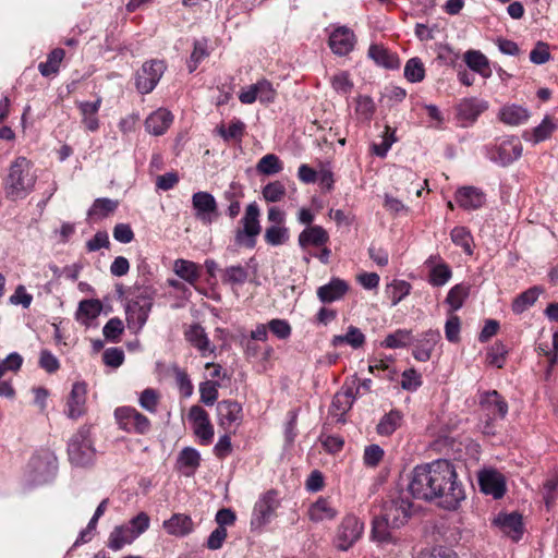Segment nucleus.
I'll list each match as a JSON object with an SVG mask.
<instances>
[{"label":"nucleus","mask_w":558,"mask_h":558,"mask_svg":"<svg viewBox=\"0 0 558 558\" xmlns=\"http://www.w3.org/2000/svg\"><path fill=\"white\" fill-rule=\"evenodd\" d=\"M542 292L543 288L537 286H534L522 292L513 300L511 305L512 312L515 314H522L536 302Z\"/></svg>","instance_id":"obj_31"},{"label":"nucleus","mask_w":558,"mask_h":558,"mask_svg":"<svg viewBox=\"0 0 558 558\" xmlns=\"http://www.w3.org/2000/svg\"><path fill=\"white\" fill-rule=\"evenodd\" d=\"M364 522L354 514H347L337 527L335 546L341 550H349L363 535Z\"/></svg>","instance_id":"obj_7"},{"label":"nucleus","mask_w":558,"mask_h":558,"mask_svg":"<svg viewBox=\"0 0 558 558\" xmlns=\"http://www.w3.org/2000/svg\"><path fill=\"white\" fill-rule=\"evenodd\" d=\"M135 538V533L130 530L129 525H119L110 533L108 547L112 550H119L124 545L131 544Z\"/></svg>","instance_id":"obj_32"},{"label":"nucleus","mask_w":558,"mask_h":558,"mask_svg":"<svg viewBox=\"0 0 558 558\" xmlns=\"http://www.w3.org/2000/svg\"><path fill=\"white\" fill-rule=\"evenodd\" d=\"M124 326L120 318L114 317L108 320L102 332L107 340L116 341L123 332Z\"/></svg>","instance_id":"obj_57"},{"label":"nucleus","mask_w":558,"mask_h":558,"mask_svg":"<svg viewBox=\"0 0 558 558\" xmlns=\"http://www.w3.org/2000/svg\"><path fill=\"white\" fill-rule=\"evenodd\" d=\"M404 76L412 83L421 82L425 76L424 64L418 58H411L404 66Z\"/></svg>","instance_id":"obj_44"},{"label":"nucleus","mask_w":558,"mask_h":558,"mask_svg":"<svg viewBox=\"0 0 558 558\" xmlns=\"http://www.w3.org/2000/svg\"><path fill=\"white\" fill-rule=\"evenodd\" d=\"M421 385H422L421 376L415 369L410 368V369H405L402 373L401 387L403 389L413 391V390H416Z\"/></svg>","instance_id":"obj_63"},{"label":"nucleus","mask_w":558,"mask_h":558,"mask_svg":"<svg viewBox=\"0 0 558 558\" xmlns=\"http://www.w3.org/2000/svg\"><path fill=\"white\" fill-rule=\"evenodd\" d=\"M556 128L557 125L553 122V120L549 117H545L542 123L537 125L533 131L535 142L537 143L549 137Z\"/></svg>","instance_id":"obj_62"},{"label":"nucleus","mask_w":558,"mask_h":558,"mask_svg":"<svg viewBox=\"0 0 558 558\" xmlns=\"http://www.w3.org/2000/svg\"><path fill=\"white\" fill-rule=\"evenodd\" d=\"M403 415L398 410H391L385 414L377 424L376 430L380 436H390L401 426Z\"/></svg>","instance_id":"obj_35"},{"label":"nucleus","mask_w":558,"mask_h":558,"mask_svg":"<svg viewBox=\"0 0 558 558\" xmlns=\"http://www.w3.org/2000/svg\"><path fill=\"white\" fill-rule=\"evenodd\" d=\"M329 240L327 231L320 226H312L303 230L299 235V244L302 247L308 245L322 246Z\"/></svg>","instance_id":"obj_28"},{"label":"nucleus","mask_w":558,"mask_h":558,"mask_svg":"<svg viewBox=\"0 0 558 558\" xmlns=\"http://www.w3.org/2000/svg\"><path fill=\"white\" fill-rule=\"evenodd\" d=\"M336 514V510L330 506L329 501L324 498H319L308 510L310 519L316 522L332 519Z\"/></svg>","instance_id":"obj_38"},{"label":"nucleus","mask_w":558,"mask_h":558,"mask_svg":"<svg viewBox=\"0 0 558 558\" xmlns=\"http://www.w3.org/2000/svg\"><path fill=\"white\" fill-rule=\"evenodd\" d=\"M464 61L466 65L474 72L478 73L485 78L492 76V69L489 61L485 54L478 50H469L464 53Z\"/></svg>","instance_id":"obj_29"},{"label":"nucleus","mask_w":558,"mask_h":558,"mask_svg":"<svg viewBox=\"0 0 558 558\" xmlns=\"http://www.w3.org/2000/svg\"><path fill=\"white\" fill-rule=\"evenodd\" d=\"M469 293L470 286L468 284L460 283L452 287L446 298V302L450 305L451 311H458L461 308Z\"/></svg>","instance_id":"obj_41"},{"label":"nucleus","mask_w":558,"mask_h":558,"mask_svg":"<svg viewBox=\"0 0 558 558\" xmlns=\"http://www.w3.org/2000/svg\"><path fill=\"white\" fill-rule=\"evenodd\" d=\"M460 318L457 315L450 316L445 325V335L449 342L457 343L460 341Z\"/></svg>","instance_id":"obj_59"},{"label":"nucleus","mask_w":558,"mask_h":558,"mask_svg":"<svg viewBox=\"0 0 558 558\" xmlns=\"http://www.w3.org/2000/svg\"><path fill=\"white\" fill-rule=\"evenodd\" d=\"M114 417L121 429L128 433L145 435L150 429V421L136 409L120 407L114 411Z\"/></svg>","instance_id":"obj_8"},{"label":"nucleus","mask_w":558,"mask_h":558,"mask_svg":"<svg viewBox=\"0 0 558 558\" xmlns=\"http://www.w3.org/2000/svg\"><path fill=\"white\" fill-rule=\"evenodd\" d=\"M159 403V393L153 388H146L140 396L141 407L150 412L155 413Z\"/></svg>","instance_id":"obj_52"},{"label":"nucleus","mask_w":558,"mask_h":558,"mask_svg":"<svg viewBox=\"0 0 558 558\" xmlns=\"http://www.w3.org/2000/svg\"><path fill=\"white\" fill-rule=\"evenodd\" d=\"M173 373H174L175 381L180 389L181 395L183 397L192 396L193 385H192V381H191L187 373L178 366L173 367Z\"/></svg>","instance_id":"obj_55"},{"label":"nucleus","mask_w":558,"mask_h":558,"mask_svg":"<svg viewBox=\"0 0 558 558\" xmlns=\"http://www.w3.org/2000/svg\"><path fill=\"white\" fill-rule=\"evenodd\" d=\"M414 512V505L407 493L397 490L387 496L380 513L373 519L371 537L379 544H397L395 531L402 527Z\"/></svg>","instance_id":"obj_2"},{"label":"nucleus","mask_w":558,"mask_h":558,"mask_svg":"<svg viewBox=\"0 0 558 558\" xmlns=\"http://www.w3.org/2000/svg\"><path fill=\"white\" fill-rule=\"evenodd\" d=\"M185 338L193 347L201 351L202 355H205L207 351L210 353L215 351V347H210L205 329L199 324L191 325L185 331Z\"/></svg>","instance_id":"obj_26"},{"label":"nucleus","mask_w":558,"mask_h":558,"mask_svg":"<svg viewBox=\"0 0 558 558\" xmlns=\"http://www.w3.org/2000/svg\"><path fill=\"white\" fill-rule=\"evenodd\" d=\"M486 108L485 102L466 98L457 106V117L460 121L473 122Z\"/></svg>","instance_id":"obj_24"},{"label":"nucleus","mask_w":558,"mask_h":558,"mask_svg":"<svg viewBox=\"0 0 558 558\" xmlns=\"http://www.w3.org/2000/svg\"><path fill=\"white\" fill-rule=\"evenodd\" d=\"M256 170L260 174L271 175L282 170V163L275 154H267L259 159L256 165Z\"/></svg>","instance_id":"obj_42"},{"label":"nucleus","mask_w":558,"mask_h":558,"mask_svg":"<svg viewBox=\"0 0 558 558\" xmlns=\"http://www.w3.org/2000/svg\"><path fill=\"white\" fill-rule=\"evenodd\" d=\"M119 206V202L110 198H97L87 211L88 219L102 220L112 215Z\"/></svg>","instance_id":"obj_27"},{"label":"nucleus","mask_w":558,"mask_h":558,"mask_svg":"<svg viewBox=\"0 0 558 558\" xmlns=\"http://www.w3.org/2000/svg\"><path fill=\"white\" fill-rule=\"evenodd\" d=\"M166 70L163 61L153 60L145 62L136 73V87L140 93H150Z\"/></svg>","instance_id":"obj_9"},{"label":"nucleus","mask_w":558,"mask_h":558,"mask_svg":"<svg viewBox=\"0 0 558 558\" xmlns=\"http://www.w3.org/2000/svg\"><path fill=\"white\" fill-rule=\"evenodd\" d=\"M411 286L409 282L403 280H395L387 288L389 298L391 299L392 305H397L403 298L410 293Z\"/></svg>","instance_id":"obj_49"},{"label":"nucleus","mask_w":558,"mask_h":558,"mask_svg":"<svg viewBox=\"0 0 558 558\" xmlns=\"http://www.w3.org/2000/svg\"><path fill=\"white\" fill-rule=\"evenodd\" d=\"M451 240L456 245H459L468 255H472V235L471 232L464 227H456L452 229Z\"/></svg>","instance_id":"obj_45"},{"label":"nucleus","mask_w":558,"mask_h":558,"mask_svg":"<svg viewBox=\"0 0 558 558\" xmlns=\"http://www.w3.org/2000/svg\"><path fill=\"white\" fill-rule=\"evenodd\" d=\"M201 456L197 450L193 448H184L179 456V462L182 466L195 470L199 465Z\"/></svg>","instance_id":"obj_60"},{"label":"nucleus","mask_w":558,"mask_h":558,"mask_svg":"<svg viewBox=\"0 0 558 558\" xmlns=\"http://www.w3.org/2000/svg\"><path fill=\"white\" fill-rule=\"evenodd\" d=\"M153 301L145 295H138L126 307V320L130 327L141 329L147 322Z\"/></svg>","instance_id":"obj_12"},{"label":"nucleus","mask_w":558,"mask_h":558,"mask_svg":"<svg viewBox=\"0 0 558 558\" xmlns=\"http://www.w3.org/2000/svg\"><path fill=\"white\" fill-rule=\"evenodd\" d=\"M355 36L353 32L345 27H338L329 37V46L331 50L339 56L348 54L354 47Z\"/></svg>","instance_id":"obj_17"},{"label":"nucleus","mask_w":558,"mask_h":558,"mask_svg":"<svg viewBox=\"0 0 558 558\" xmlns=\"http://www.w3.org/2000/svg\"><path fill=\"white\" fill-rule=\"evenodd\" d=\"M508 351L504 343L495 342L487 352V362L489 365L501 368L506 361V355Z\"/></svg>","instance_id":"obj_50"},{"label":"nucleus","mask_w":558,"mask_h":558,"mask_svg":"<svg viewBox=\"0 0 558 558\" xmlns=\"http://www.w3.org/2000/svg\"><path fill=\"white\" fill-rule=\"evenodd\" d=\"M409 490L414 498L437 501L447 510H456L465 498L453 463L438 459L414 468Z\"/></svg>","instance_id":"obj_1"},{"label":"nucleus","mask_w":558,"mask_h":558,"mask_svg":"<svg viewBox=\"0 0 558 558\" xmlns=\"http://www.w3.org/2000/svg\"><path fill=\"white\" fill-rule=\"evenodd\" d=\"M288 239L287 229L279 226H271L266 229L265 241L270 245H280Z\"/></svg>","instance_id":"obj_58"},{"label":"nucleus","mask_w":558,"mask_h":558,"mask_svg":"<svg viewBox=\"0 0 558 558\" xmlns=\"http://www.w3.org/2000/svg\"><path fill=\"white\" fill-rule=\"evenodd\" d=\"M195 217L204 223H211L218 216V206L215 197L208 192H197L192 196Z\"/></svg>","instance_id":"obj_10"},{"label":"nucleus","mask_w":558,"mask_h":558,"mask_svg":"<svg viewBox=\"0 0 558 558\" xmlns=\"http://www.w3.org/2000/svg\"><path fill=\"white\" fill-rule=\"evenodd\" d=\"M425 264L429 268V282L433 286L441 287L451 278L450 267L441 260L439 255L430 256Z\"/></svg>","instance_id":"obj_21"},{"label":"nucleus","mask_w":558,"mask_h":558,"mask_svg":"<svg viewBox=\"0 0 558 558\" xmlns=\"http://www.w3.org/2000/svg\"><path fill=\"white\" fill-rule=\"evenodd\" d=\"M499 116L500 120L509 125H519L530 117L525 108L515 105L504 107Z\"/></svg>","instance_id":"obj_37"},{"label":"nucleus","mask_w":558,"mask_h":558,"mask_svg":"<svg viewBox=\"0 0 558 558\" xmlns=\"http://www.w3.org/2000/svg\"><path fill=\"white\" fill-rule=\"evenodd\" d=\"M171 122V112L165 109H159L148 116L145 121V128L148 133L158 136L168 130Z\"/></svg>","instance_id":"obj_23"},{"label":"nucleus","mask_w":558,"mask_h":558,"mask_svg":"<svg viewBox=\"0 0 558 558\" xmlns=\"http://www.w3.org/2000/svg\"><path fill=\"white\" fill-rule=\"evenodd\" d=\"M217 416L218 424L225 430H230V428L235 425H240L243 414H242V405L234 400H222L217 403Z\"/></svg>","instance_id":"obj_13"},{"label":"nucleus","mask_w":558,"mask_h":558,"mask_svg":"<svg viewBox=\"0 0 558 558\" xmlns=\"http://www.w3.org/2000/svg\"><path fill=\"white\" fill-rule=\"evenodd\" d=\"M56 469L57 457L53 451L48 448H41L33 454L28 462V481L34 485L46 483L53 476Z\"/></svg>","instance_id":"obj_5"},{"label":"nucleus","mask_w":558,"mask_h":558,"mask_svg":"<svg viewBox=\"0 0 558 558\" xmlns=\"http://www.w3.org/2000/svg\"><path fill=\"white\" fill-rule=\"evenodd\" d=\"M174 271L180 278L190 283L195 282L199 277L197 265L185 259H177L174 262Z\"/></svg>","instance_id":"obj_40"},{"label":"nucleus","mask_w":558,"mask_h":558,"mask_svg":"<svg viewBox=\"0 0 558 558\" xmlns=\"http://www.w3.org/2000/svg\"><path fill=\"white\" fill-rule=\"evenodd\" d=\"M550 59L549 46L546 43L538 41L530 52V60L535 64H544Z\"/></svg>","instance_id":"obj_61"},{"label":"nucleus","mask_w":558,"mask_h":558,"mask_svg":"<svg viewBox=\"0 0 558 558\" xmlns=\"http://www.w3.org/2000/svg\"><path fill=\"white\" fill-rule=\"evenodd\" d=\"M410 340V330L398 329L386 337V339L383 342V345L390 349L403 348L409 344Z\"/></svg>","instance_id":"obj_46"},{"label":"nucleus","mask_w":558,"mask_h":558,"mask_svg":"<svg viewBox=\"0 0 558 558\" xmlns=\"http://www.w3.org/2000/svg\"><path fill=\"white\" fill-rule=\"evenodd\" d=\"M454 198L459 206L466 210L478 209L486 201L485 194L474 186H463L459 189Z\"/></svg>","instance_id":"obj_18"},{"label":"nucleus","mask_w":558,"mask_h":558,"mask_svg":"<svg viewBox=\"0 0 558 558\" xmlns=\"http://www.w3.org/2000/svg\"><path fill=\"white\" fill-rule=\"evenodd\" d=\"M163 527L171 535L184 536L193 531V521L186 514L175 513L163 522Z\"/></svg>","instance_id":"obj_25"},{"label":"nucleus","mask_w":558,"mask_h":558,"mask_svg":"<svg viewBox=\"0 0 558 558\" xmlns=\"http://www.w3.org/2000/svg\"><path fill=\"white\" fill-rule=\"evenodd\" d=\"M278 505L277 493L275 490H269L264 494L254 507L251 525L259 529L268 523Z\"/></svg>","instance_id":"obj_11"},{"label":"nucleus","mask_w":558,"mask_h":558,"mask_svg":"<svg viewBox=\"0 0 558 558\" xmlns=\"http://www.w3.org/2000/svg\"><path fill=\"white\" fill-rule=\"evenodd\" d=\"M220 384L215 380H206L199 385L201 401L206 405H213L218 399Z\"/></svg>","instance_id":"obj_47"},{"label":"nucleus","mask_w":558,"mask_h":558,"mask_svg":"<svg viewBox=\"0 0 558 558\" xmlns=\"http://www.w3.org/2000/svg\"><path fill=\"white\" fill-rule=\"evenodd\" d=\"M416 558H458L457 554L449 547L435 546L422 549Z\"/></svg>","instance_id":"obj_53"},{"label":"nucleus","mask_w":558,"mask_h":558,"mask_svg":"<svg viewBox=\"0 0 558 558\" xmlns=\"http://www.w3.org/2000/svg\"><path fill=\"white\" fill-rule=\"evenodd\" d=\"M36 175L32 170V162L25 157H17L10 166L5 179V192L14 199L27 195L34 187Z\"/></svg>","instance_id":"obj_3"},{"label":"nucleus","mask_w":558,"mask_h":558,"mask_svg":"<svg viewBox=\"0 0 558 558\" xmlns=\"http://www.w3.org/2000/svg\"><path fill=\"white\" fill-rule=\"evenodd\" d=\"M189 418L194 424V433L202 444L208 445L214 437V427L209 421L208 413L199 405L191 407Z\"/></svg>","instance_id":"obj_14"},{"label":"nucleus","mask_w":558,"mask_h":558,"mask_svg":"<svg viewBox=\"0 0 558 558\" xmlns=\"http://www.w3.org/2000/svg\"><path fill=\"white\" fill-rule=\"evenodd\" d=\"M68 456L70 462L77 466H86L93 462L95 448L90 438V427L85 425L80 427L70 438Z\"/></svg>","instance_id":"obj_4"},{"label":"nucleus","mask_w":558,"mask_h":558,"mask_svg":"<svg viewBox=\"0 0 558 558\" xmlns=\"http://www.w3.org/2000/svg\"><path fill=\"white\" fill-rule=\"evenodd\" d=\"M86 385L75 383L68 399L66 414L70 418H77L85 412Z\"/></svg>","instance_id":"obj_22"},{"label":"nucleus","mask_w":558,"mask_h":558,"mask_svg":"<svg viewBox=\"0 0 558 558\" xmlns=\"http://www.w3.org/2000/svg\"><path fill=\"white\" fill-rule=\"evenodd\" d=\"M286 195L284 185L279 182H270L263 189V196L267 202H279Z\"/></svg>","instance_id":"obj_54"},{"label":"nucleus","mask_w":558,"mask_h":558,"mask_svg":"<svg viewBox=\"0 0 558 558\" xmlns=\"http://www.w3.org/2000/svg\"><path fill=\"white\" fill-rule=\"evenodd\" d=\"M100 105H101L100 98H98L94 102H88V101L78 102V108H80V111L83 117V124L90 132H95L99 128V120L97 118V112L99 110Z\"/></svg>","instance_id":"obj_30"},{"label":"nucleus","mask_w":558,"mask_h":558,"mask_svg":"<svg viewBox=\"0 0 558 558\" xmlns=\"http://www.w3.org/2000/svg\"><path fill=\"white\" fill-rule=\"evenodd\" d=\"M259 215V207L255 202L246 206L244 216L240 221L241 228L235 231L234 241L236 245L246 248L255 247L256 238L262 231Z\"/></svg>","instance_id":"obj_6"},{"label":"nucleus","mask_w":558,"mask_h":558,"mask_svg":"<svg viewBox=\"0 0 558 558\" xmlns=\"http://www.w3.org/2000/svg\"><path fill=\"white\" fill-rule=\"evenodd\" d=\"M65 51L61 48L53 49L47 57L45 62H40L38 70L45 77L56 75L59 72L60 64L64 59Z\"/></svg>","instance_id":"obj_36"},{"label":"nucleus","mask_w":558,"mask_h":558,"mask_svg":"<svg viewBox=\"0 0 558 558\" xmlns=\"http://www.w3.org/2000/svg\"><path fill=\"white\" fill-rule=\"evenodd\" d=\"M368 56L379 65L387 69H397L399 59L396 54L390 53L384 46L371 45Z\"/></svg>","instance_id":"obj_33"},{"label":"nucleus","mask_w":558,"mask_h":558,"mask_svg":"<svg viewBox=\"0 0 558 558\" xmlns=\"http://www.w3.org/2000/svg\"><path fill=\"white\" fill-rule=\"evenodd\" d=\"M354 396L352 389L337 392L331 402L330 412L333 415H343L353 404Z\"/></svg>","instance_id":"obj_39"},{"label":"nucleus","mask_w":558,"mask_h":558,"mask_svg":"<svg viewBox=\"0 0 558 558\" xmlns=\"http://www.w3.org/2000/svg\"><path fill=\"white\" fill-rule=\"evenodd\" d=\"M269 330L279 339H287L291 335V326L284 319H271L268 323Z\"/></svg>","instance_id":"obj_64"},{"label":"nucleus","mask_w":558,"mask_h":558,"mask_svg":"<svg viewBox=\"0 0 558 558\" xmlns=\"http://www.w3.org/2000/svg\"><path fill=\"white\" fill-rule=\"evenodd\" d=\"M216 131L227 142L230 140H241L245 131V124L241 120L234 119L228 130L225 128V124H220L216 128Z\"/></svg>","instance_id":"obj_43"},{"label":"nucleus","mask_w":558,"mask_h":558,"mask_svg":"<svg viewBox=\"0 0 558 558\" xmlns=\"http://www.w3.org/2000/svg\"><path fill=\"white\" fill-rule=\"evenodd\" d=\"M480 405L494 417L505 418L508 413V404L497 390L484 392Z\"/></svg>","instance_id":"obj_19"},{"label":"nucleus","mask_w":558,"mask_h":558,"mask_svg":"<svg viewBox=\"0 0 558 558\" xmlns=\"http://www.w3.org/2000/svg\"><path fill=\"white\" fill-rule=\"evenodd\" d=\"M209 56L207 41L206 40H196L194 43V49L191 54L190 61L187 63L189 71L192 73L196 70L199 62Z\"/></svg>","instance_id":"obj_51"},{"label":"nucleus","mask_w":558,"mask_h":558,"mask_svg":"<svg viewBox=\"0 0 558 558\" xmlns=\"http://www.w3.org/2000/svg\"><path fill=\"white\" fill-rule=\"evenodd\" d=\"M494 524L513 541H519L523 534L522 517L517 512L499 513L494 519Z\"/></svg>","instance_id":"obj_15"},{"label":"nucleus","mask_w":558,"mask_h":558,"mask_svg":"<svg viewBox=\"0 0 558 558\" xmlns=\"http://www.w3.org/2000/svg\"><path fill=\"white\" fill-rule=\"evenodd\" d=\"M247 279V271L242 266H231L225 270L223 281L229 283L242 284Z\"/></svg>","instance_id":"obj_56"},{"label":"nucleus","mask_w":558,"mask_h":558,"mask_svg":"<svg viewBox=\"0 0 558 558\" xmlns=\"http://www.w3.org/2000/svg\"><path fill=\"white\" fill-rule=\"evenodd\" d=\"M482 492L492 495L495 499L501 498L506 493V481L497 471H485L478 478Z\"/></svg>","instance_id":"obj_16"},{"label":"nucleus","mask_w":558,"mask_h":558,"mask_svg":"<svg viewBox=\"0 0 558 558\" xmlns=\"http://www.w3.org/2000/svg\"><path fill=\"white\" fill-rule=\"evenodd\" d=\"M342 343H347L353 349H360L365 343L364 333L355 326H349L345 335L333 336L331 344L338 347Z\"/></svg>","instance_id":"obj_34"},{"label":"nucleus","mask_w":558,"mask_h":558,"mask_svg":"<svg viewBox=\"0 0 558 558\" xmlns=\"http://www.w3.org/2000/svg\"><path fill=\"white\" fill-rule=\"evenodd\" d=\"M349 291V284L340 279L332 278L327 284L317 289V298L322 303H331L342 299Z\"/></svg>","instance_id":"obj_20"},{"label":"nucleus","mask_w":558,"mask_h":558,"mask_svg":"<svg viewBox=\"0 0 558 558\" xmlns=\"http://www.w3.org/2000/svg\"><path fill=\"white\" fill-rule=\"evenodd\" d=\"M101 310L102 304L99 300H83L78 305L77 318L85 316L88 320L94 319L100 314Z\"/></svg>","instance_id":"obj_48"}]
</instances>
